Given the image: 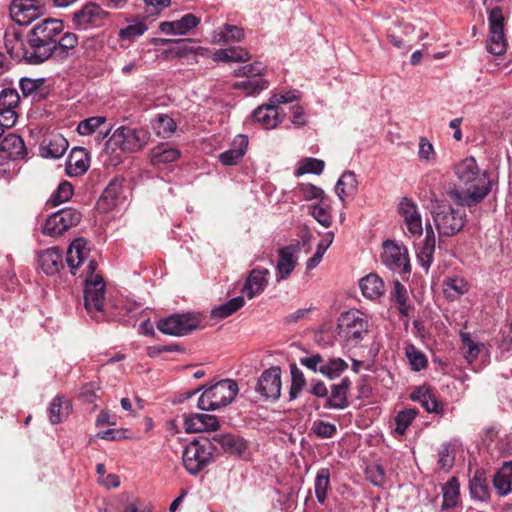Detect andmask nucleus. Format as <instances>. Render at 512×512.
<instances>
[{
  "instance_id": "f257e3e1",
  "label": "nucleus",
  "mask_w": 512,
  "mask_h": 512,
  "mask_svg": "<svg viewBox=\"0 0 512 512\" xmlns=\"http://www.w3.org/2000/svg\"><path fill=\"white\" fill-rule=\"evenodd\" d=\"M455 175L459 186L449 192L450 198L460 206L473 207L491 192L493 181L488 171H481L473 157L456 164Z\"/></svg>"
},
{
  "instance_id": "f03ea898",
  "label": "nucleus",
  "mask_w": 512,
  "mask_h": 512,
  "mask_svg": "<svg viewBox=\"0 0 512 512\" xmlns=\"http://www.w3.org/2000/svg\"><path fill=\"white\" fill-rule=\"evenodd\" d=\"M64 30L63 21L46 18L36 23L28 32L29 49L35 64H41L54 56L56 38Z\"/></svg>"
},
{
  "instance_id": "7ed1b4c3",
  "label": "nucleus",
  "mask_w": 512,
  "mask_h": 512,
  "mask_svg": "<svg viewBox=\"0 0 512 512\" xmlns=\"http://www.w3.org/2000/svg\"><path fill=\"white\" fill-rule=\"evenodd\" d=\"M202 395L198 399V408L214 411L230 404L236 397L238 385L232 379H223L210 386H202Z\"/></svg>"
},
{
  "instance_id": "20e7f679",
  "label": "nucleus",
  "mask_w": 512,
  "mask_h": 512,
  "mask_svg": "<svg viewBox=\"0 0 512 512\" xmlns=\"http://www.w3.org/2000/svg\"><path fill=\"white\" fill-rule=\"evenodd\" d=\"M149 140L150 132L146 129L120 126L107 141V147L114 145L124 152H138L149 143Z\"/></svg>"
},
{
  "instance_id": "39448f33",
  "label": "nucleus",
  "mask_w": 512,
  "mask_h": 512,
  "mask_svg": "<svg viewBox=\"0 0 512 512\" xmlns=\"http://www.w3.org/2000/svg\"><path fill=\"white\" fill-rule=\"evenodd\" d=\"M339 335L347 342L358 344L368 333L367 318L358 310H350L341 314L338 319Z\"/></svg>"
},
{
  "instance_id": "423d86ee",
  "label": "nucleus",
  "mask_w": 512,
  "mask_h": 512,
  "mask_svg": "<svg viewBox=\"0 0 512 512\" xmlns=\"http://www.w3.org/2000/svg\"><path fill=\"white\" fill-rule=\"evenodd\" d=\"M213 450L214 448L208 440L203 443L192 441L183 451L184 467L190 474L196 475L211 462Z\"/></svg>"
},
{
  "instance_id": "0eeeda50",
  "label": "nucleus",
  "mask_w": 512,
  "mask_h": 512,
  "mask_svg": "<svg viewBox=\"0 0 512 512\" xmlns=\"http://www.w3.org/2000/svg\"><path fill=\"white\" fill-rule=\"evenodd\" d=\"M433 220L439 234L449 237L463 229L466 215L449 205H439L433 212Z\"/></svg>"
},
{
  "instance_id": "6e6552de",
  "label": "nucleus",
  "mask_w": 512,
  "mask_h": 512,
  "mask_svg": "<svg viewBox=\"0 0 512 512\" xmlns=\"http://www.w3.org/2000/svg\"><path fill=\"white\" fill-rule=\"evenodd\" d=\"M81 218V213L75 208L67 207L60 209L47 218L42 232L51 237L60 236L76 226L81 221Z\"/></svg>"
},
{
  "instance_id": "1a4fd4ad",
  "label": "nucleus",
  "mask_w": 512,
  "mask_h": 512,
  "mask_svg": "<svg viewBox=\"0 0 512 512\" xmlns=\"http://www.w3.org/2000/svg\"><path fill=\"white\" fill-rule=\"evenodd\" d=\"M105 283L100 275L93 279L85 278L84 305L89 314L96 320L102 314L105 306Z\"/></svg>"
},
{
  "instance_id": "9d476101",
  "label": "nucleus",
  "mask_w": 512,
  "mask_h": 512,
  "mask_svg": "<svg viewBox=\"0 0 512 512\" xmlns=\"http://www.w3.org/2000/svg\"><path fill=\"white\" fill-rule=\"evenodd\" d=\"M45 12V4L40 0H12L9 5L11 19L21 26L31 24Z\"/></svg>"
},
{
  "instance_id": "9b49d317",
  "label": "nucleus",
  "mask_w": 512,
  "mask_h": 512,
  "mask_svg": "<svg viewBox=\"0 0 512 512\" xmlns=\"http://www.w3.org/2000/svg\"><path fill=\"white\" fill-rule=\"evenodd\" d=\"M488 23L487 50L493 55H502L506 51V39L504 35V16L500 7H494L489 11Z\"/></svg>"
},
{
  "instance_id": "f8f14e48",
  "label": "nucleus",
  "mask_w": 512,
  "mask_h": 512,
  "mask_svg": "<svg viewBox=\"0 0 512 512\" xmlns=\"http://www.w3.org/2000/svg\"><path fill=\"white\" fill-rule=\"evenodd\" d=\"M199 319L191 314H174L167 318L161 319L157 323L160 332L171 336H183L197 329Z\"/></svg>"
},
{
  "instance_id": "ddd939ff",
  "label": "nucleus",
  "mask_w": 512,
  "mask_h": 512,
  "mask_svg": "<svg viewBox=\"0 0 512 512\" xmlns=\"http://www.w3.org/2000/svg\"><path fill=\"white\" fill-rule=\"evenodd\" d=\"M109 16V12L99 4L88 2L73 14L72 22L77 29L86 30L89 27L102 26Z\"/></svg>"
},
{
  "instance_id": "4468645a",
  "label": "nucleus",
  "mask_w": 512,
  "mask_h": 512,
  "mask_svg": "<svg viewBox=\"0 0 512 512\" xmlns=\"http://www.w3.org/2000/svg\"><path fill=\"white\" fill-rule=\"evenodd\" d=\"M381 259L383 264L394 272L410 273L408 250L405 246L391 240L385 241Z\"/></svg>"
},
{
  "instance_id": "2eb2a0df",
  "label": "nucleus",
  "mask_w": 512,
  "mask_h": 512,
  "mask_svg": "<svg viewBox=\"0 0 512 512\" xmlns=\"http://www.w3.org/2000/svg\"><path fill=\"white\" fill-rule=\"evenodd\" d=\"M4 45L10 57L16 61L36 65L29 49V39H23L22 34L14 28L7 29L4 34Z\"/></svg>"
},
{
  "instance_id": "dca6fc26",
  "label": "nucleus",
  "mask_w": 512,
  "mask_h": 512,
  "mask_svg": "<svg viewBox=\"0 0 512 512\" xmlns=\"http://www.w3.org/2000/svg\"><path fill=\"white\" fill-rule=\"evenodd\" d=\"M255 391L265 399L277 400L281 395V369L270 367L258 378Z\"/></svg>"
},
{
  "instance_id": "f3484780",
  "label": "nucleus",
  "mask_w": 512,
  "mask_h": 512,
  "mask_svg": "<svg viewBox=\"0 0 512 512\" xmlns=\"http://www.w3.org/2000/svg\"><path fill=\"white\" fill-rule=\"evenodd\" d=\"M398 213L402 217L409 234L418 237L422 235V216L418 205L414 201L407 197L402 198L398 204Z\"/></svg>"
},
{
  "instance_id": "a211bd4d",
  "label": "nucleus",
  "mask_w": 512,
  "mask_h": 512,
  "mask_svg": "<svg viewBox=\"0 0 512 512\" xmlns=\"http://www.w3.org/2000/svg\"><path fill=\"white\" fill-rule=\"evenodd\" d=\"M255 122L259 123L264 129H273L277 127L285 118V113L279 110L275 104L267 102L257 107L252 114Z\"/></svg>"
},
{
  "instance_id": "6ab92c4d",
  "label": "nucleus",
  "mask_w": 512,
  "mask_h": 512,
  "mask_svg": "<svg viewBox=\"0 0 512 512\" xmlns=\"http://www.w3.org/2000/svg\"><path fill=\"white\" fill-rule=\"evenodd\" d=\"M296 245H287L278 250V261L276 265L275 278L280 282L287 279L297 265Z\"/></svg>"
},
{
  "instance_id": "aec40b11",
  "label": "nucleus",
  "mask_w": 512,
  "mask_h": 512,
  "mask_svg": "<svg viewBox=\"0 0 512 512\" xmlns=\"http://www.w3.org/2000/svg\"><path fill=\"white\" fill-rule=\"evenodd\" d=\"M26 155L27 148L19 135L9 133L0 142V158L14 161L24 159Z\"/></svg>"
},
{
  "instance_id": "412c9836",
  "label": "nucleus",
  "mask_w": 512,
  "mask_h": 512,
  "mask_svg": "<svg viewBox=\"0 0 512 512\" xmlns=\"http://www.w3.org/2000/svg\"><path fill=\"white\" fill-rule=\"evenodd\" d=\"M201 20L194 14L188 13L179 20L164 21L159 25L162 33L167 35H186L200 24Z\"/></svg>"
},
{
  "instance_id": "4be33fe9",
  "label": "nucleus",
  "mask_w": 512,
  "mask_h": 512,
  "mask_svg": "<svg viewBox=\"0 0 512 512\" xmlns=\"http://www.w3.org/2000/svg\"><path fill=\"white\" fill-rule=\"evenodd\" d=\"M184 428L187 433L216 431L219 421L214 415L195 413L185 416Z\"/></svg>"
},
{
  "instance_id": "5701e85b",
  "label": "nucleus",
  "mask_w": 512,
  "mask_h": 512,
  "mask_svg": "<svg viewBox=\"0 0 512 512\" xmlns=\"http://www.w3.org/2000/svg\"><path fill=\"white\" fill-rule=\"evenodd\" d=\"M269 274L270 272L266 268H255L251 270L244 283L242 289L243 293H245L249 299H253L261 294L268 284Z\"/></svg>"
},
{
  "instance_id": "b1692460",
  "label": "nucleus",
  "mask_w": 512,
  "mask_h": 512,
  "mask_svg": "<svg viewBox=\"0 0 512 512\" xmlns=\"http://www.w3.org/2000/svg\"><path fill=\"white\" fill-rule=\"evenodd\" d=\"M351 387L349 378L344 377L339 383L331 386L330 395H328L325 408L343 410L348 407V392Z\"/></svg>"
},
{
  "instance_id": "393cba45",
  "label": "nucleus",
  "mask_w": 512,
  "mask_h": 512,
  "mask_svg": "<svg viewBox=\"0 0 512 512\" xmlns=\"http://www.w3.org/2000/svg\"><path fill=\"white\" fill-rule=\"evenodd\" d=\"M413 401L419 402L428 413L443 414V404L427 386L417 387L410 395Z\"/></svg>"
},
{
  "instance_id": "a878e982",
  "label": "nucleus",
  "mask_w": 512,
  "mask_h": 512,
  "mask_svg": "<svg viewBox=\"0 0 512 512\" xmlns=\"http://www.w3.org/2000/svg\"><path fill=\"white\" fill-rule=\"evenodd\" d=\"M247 147V136L239 134L234 138L232 147L219 154L218 159L224 166L237 165L245 155Z\"/></svg>"
},
{
  "instance_id": "bb28decb",
  "label": "nucleus",
  "mask_w": 512,
  "mask_h": 512,
  "mask_svg": "<svg viewBox=\"0 0 512 512\" xmlns=\"http://www.w3.org/2000/svg\"><path fill=\"white\" fill-rule=\"evenodd\" d=\"M20 101L19 94L16 89L5 88L0 92V117L15 123L16 113L15 107Z\"/></svg>"
},
{
  "instance_id": "cd10ccee",
  "label": "nucleus",
  "mask_w": 512,
  "mask_h": 512,
  "mask_svg": "<svg viewBox=\"0 0 512 512\" xmlns=\"http://www.w3.org/2000/svg\"><path fill=\"white\" fill-rule=\"evenodd\" d=\"M87 243L83 238L75 239L68 248L66 262L72 274L76 273L78 267L84 264L87 258Z\"/></svg>"
},
{
  "instance_id": "c85d7f7f",
  "label": "nucleus",
  "mask_w": 512,
  "mask_h": 512,
  "mask_svg": "<svg viewBox=\"0 0 512 512\" xmlns=\"http://www.w3.org/2000/svg\"><path fill=\"white\" fill-rule=\"evenodd\" d=\"M435 233L431 225L426 227V235L421 247L417 250V259L421 267L426 271L430 268L433 262V255L435 252Z\"/></svg>"
},
{
  "instance_id": "c756f323",
  "label": "nucleus",
  "mask_w": 512,
  "mask_h": 512,
  "mask_svg": "<svg viewBox=\"0 0 512 512\" xmlns=\"http://www.w3.org/2000/svg\"><path fill=\"white\" fill-rule=\"evenodd\" d=\"M181 152L172 146L161 144L154 147L150 152V162L154 167L161 168L163 165L177 161Z\"/></svg>"
},
{
  "instance_id": "7c9ffc66",
  "label": "nucleus",
  "mask_w": 512,
  "mask_h": 512,
  "mask_svg": "<svg viewBox=\"0 0 512 512\" xmlns=\"http://www.w3.org/2000/svg\"><path fill=\"white\" fill-rule=\"evenodd\" d=\"M470 496L472 499L485 502L490 498L489 481L483 470H476L469 483Z\"/></svg>"
},
{
  "instance_id": "2f4dec72",
  "label": "nucleus",
  "mask_w": 512,
  "mask_h": 512,
  "mask_svg": "<svg viewBox=\"0 0 512 512\" xmlns=\"http://www.w3.org/2000/svg\"><path fill=\"white\" fill-rule=\"evenodd\" d=\"M38 261L47 275H54L63 267L62 254L56 248H49L40 252Z\"/></svg>"
},
{
  "instance_id": "473e14b6",
  "label": "nucleus",
  "mask_w": 512,
  "mask_h": 512,
  "mask_svg": "<svg viewBox=\"0 0 512 512\" xmlns=\"http://www.w3.org/2000/svg\"><path fill=\"white\" fill-rule=\"evenodd\" d=\"M362 294L370 300L380 298L385 292L383 280L374 273H370L363 277L359 282Z\"/></svg>"
},
{
  "instance_id": "72a5a7b5",
  "label": "nucleus",
  "mask_w": 512,
  "mask_h": 512,
  "mask_svg": "<svg viewBox=\"0 0 512 512\" xmlns=\"http://www.w3.org/2000/svg\"><path fill=\"white\" fill-rule=\"evenodd\" d=\"M493 485L500 496L512 492V461H506L493 477Z\"/></svg>"
},
{
  "instance_id": "f704fd0d",
  "label": "nucleus",
  "mask_w": 512,
  "mask_h": 512,
  "mask_svg": "<svg viewBox=\"0 0 512 512\" xmlns=\"http://www.w3.org/2000/svg\"><path fill=\"white\" fill-rule=\"evenodd\" d=\"M89 168V158L84 148H74L67 161V173L72 176L84 174Z\"/></svg>"
},
{
  "instance_id": "c9c22d12",
  "label": "nucleus",
  "mask_w": 512,
  "mask_h": 512,
  "mask_svg": "<svg viewBox=\"0 0 512 512\" xmlns=\"http://www.w3.org/2000/svg\"><path fill=\"white\" fill-rule=\"evenodd\" d=\"M358 191V181L353 171L344 172L335 186V193L343 202L346 198L354 197Z\"/></svg>"
},
{
  "instance_id": "e433bc0d",
  "label": "nucleus",
  "mask_w": 512,
  "mask_h": 512,
  "mask_svg": "<svg viewBox=\"0 0 512 512\" xmlns=\"http://www.w3.org/2000/svg\"><path fill=\"white\" fill-rule=\"evenodd\" d=\"M244 39V30L236 25L225 24L223 27L215 30L212 35L214 44H228L230 42H240Z\"/></svg>"
},
{
  "instance_id": "4c0bfd02",
  "label": "nucleus",
  "mask_w": 512,
  "mask_h": 512,
  "mask_svg": "<svg viewBox=\"0 0 512 512\" xmlns=\"http://www.w3.org/2000/svg\"><path fill=\"white\" fill-rule=\"evenodd\" d=\"M469 290L468 282L458 276L447 277L443 281V291L447 299L456 300Z\"/></svg>"
},
{
  "instance_id": "58836bf2",
  "label": "nucleus",
  "mask_w": 512,
  "mask_h": 512,
  "mask_svg": "<svg viewBox=\"0 0 512 512\" xmlns=\"http://www.w3.org/2000/svg\"><path fill=\"white\" fill-rule=\"evenodd\" d=\"M151 127L158 137L168 139L175 133L177 125L169 115L158 114L151 121Z\"/></svg>"
},
{
  "instance_id": "ea45409f",
  "label": "nucleus",
  "mask_w": 512,
  "mask_h": 512,
  "mask_svg": "<svg viewBox=\"0 0 512 512\" xmlns=\"http://www.w3.org/2000/svg\"><path fill=\"white\" fill-rule=\"evenodd\" d=\"M213 440L219 443L226 452L232 454L242 455L247 449L246 442L243 439L231 434L216 435Z\"/></svg>"
},
{
  "instance_id": "a19ab883",
  "label": "nucleus",
  "mask_w": 512,
  "mask_h": 512,
  "mask_svg": "<svg viewBox=\"0 0 512 512\" xmlns=\"http://www.w3.org/2000/svg\"><path fill=\"white\" fill-rule=\"evenodd\" d=\"M442 509L455 507L460 496V485L456 477L449 479L442 487Z\"/></svg>"
},
{
  "instance_id": "79ce46f5",
  "label": "nucleus",
  "mask_w": 512,
  "mask_h": 512,
  "mask_svg": "<svg viewBox=\"0 0 512 512\" xmlns=\"http://www.w3.org/2000/svg\"><path fill=\"white\" fill-rule=\"evenodd\" d=\"M348 369V363L339 357L329 358L321 365L320 374L333 380L338 378L344 371Z\"/></svg>"
},
{
  "instance_id": "37998d69",
  "label": "nucleus",
  "mask_w": 512,
  "mask_h": 512,
  "mask_svg": "<svg viewBox=\"0 0 512 512\" xmlns=\"http://www.w3.org/2000/svg\"><path fill=\"white\" fill-rule=\"evenodd\" d=\"M78 45V37L72 32H65L56 38V47L54 55L59 58H65Z\"/></svg>"
},
{
  "instance_id": "c03bdc74",
  "label": "nucleus",
  "mask_w": 512,
  "mask_h": 512,
  "mask_svg": "<svg viewBox=\"0 0 512 512\" xmlns=\"http://www.w3.org/2000/svg\"><path fill=\"white\" fill-rule=\"evenodd\" d=\"M251 59L248 51L244 49H219L213 55V60L219 62H246Z\"/></svg>"
},
{
  "instance_id": "a18cd8bd",
  "label": "nucleus",
  "mask_w": 512,
  "mask_h": 512,
  "mask_svg": "<svg viewBox=\"0 0 512 512\" xmlns=\"http://www.w3.org/2000/svg\"><path fill=\"white\" fill-rule=\"evenodd\" d=\"M330 486V470L328 468H321L318 470L314 490L317 501L323 504L327 498V492Z\"/></svg>"
},
{
  "instance_id": "49530a36",
  "label": "nucleus",
  "mask_w": 512,
  "mask_h": 512,
  "mask_svg": "<svg viewBox=\"0 0 512 512\" xmlns=\"http://www.w3.org/2000/svg\"><path fill=\"white\" fill-rule=\"evenodd\" d=\"M407 289L398 280L394 281L391 291V300L397 305V309L403 316H408L410 305L407 303Z\"/></svg>"
},
{
  "instance_id": "de8ad7c7",
  "label": "nucleus",
  "mask_w": 512,
  "mask_h": 512,
  "mask_svg": "<svg viewBox=\"0 0 512 512\" xmlns=\"http://www.w3.org/2000/svg\"><path fill=\"white\" fill-rule=\"evenodd\" d=\"M244 298L242 296H237L235 298L230 299L228 302L215 307L211 311V316L216 319H224L228 316L232 315L238 309L244 306Z\"/></svg>"
},
{
  "instance_id": "09e8293b",
  "label": "nucleus",
  "mask_w": 512,
  "mask_h": 512,
  "mask_svg": "<svg viewBox=\"0 0 512 512\" xmlns=\"http://www.w3.org/2000/svg\"><path fill=\"white\" fill-rule=\"evenodd\" d=\"M234 88L242 89L246 95H254L267 88V81L263 76L247 77L246 80L236 82Z\"/></svg>"
},
{
  "instance_id": "8fccbe9b",
  "label": "nucleus",
  "mask_w": 512,
  "mask_h": 512,
  "mask_svg": "<svg viewBox=\"0 0 512 512\" xmlns=\"http://www.w3.org/2000/svg\"><path fill=\"white\" fill-rule=\"evenodd\" d=\"M68 149V141L62 136H54L49 140L47 146L43 149L42 155L51 158H60Z\"/></svg>"
},
{
  "instance_id": "3c124183",
  "label": "nucleus",
  "mask_w": 512,
  "mask_h": 512,
  "mask_svg": "<svg viewBox=\"0 0 512 512\" xmlns=\"http://www.w3.org/2000/svg\"><path fill=\"white\" fill-rule=\"evenodd\" d=\"M291 387L289 391L290 400L296 399L306 385L303 372L295 363L290 364Z\"/></svg>"
},
{
  "instance_id": "603ef678",
  "label": "nucleus",
  "mask_w": 512,
  "mask_h": 512,
  "mask_svg": "<svg viewBox=\"0 0 512 512\" xmlns=\"http://www.w3.org/2000/svg\"><path fill=\"white\" fill-rule=\"evenodd\" d=\"M417 415L418 411L414 408H409L398 412V414L395 416L396 427L394 429V433L400 436L404 435Z\"/></svg>"
},
{
  "instance_id": "864d4df0",
  "label": "nucleus",
  "mask_w": 512,
  "mask_h": 512,
  "mask_svg": "<svg viewBox=\"0 0 512 512\" xmlns=\"http://www.w3.org/2000/svg\"><path fill=\"white\" fill-rule=\"evenodd\" d=\"M45 80L43 78L31 79L22 78L19 82L20 90L25 97L32 96L35 98H41V88L44 85Z\"/></svg>"
},
{
  "instance_id": "5fc2aeb1",
  "label": "nucleus",
  "mask_w": 512,
  "mask_h": 512,
  "mask_svg": "<svg viewBox=\"0 0 512 512\" xmlns=\"http://www.w3.org/2000/svg\"><path fill=\"white\" fill-rule=\"evenodd\" d=\"M74 190L73 186L68 181H62L56 191L51 195L49 199V203L51 206L56 207L68 200L73 196Z\"/></svg>"
},
{
  "instance_id": "6e6d98bb",
  "label": "nucleus",
  "mask_w": 512,
  "mask_h": 512,
  "mask_svg": "<svg viewBox=\"0 0 512 512\" xmlns=\"http://www.w3.org/2000/svg\"><path fill=\"white\" fill-rule=\"evenodd\" d=\"M106 122L104 116H93L82 120L77 127V131L80 135H91L94 133L102 124Z\"/></svg>"
},
{
  "instance_id": "4d7b16f0",
  "label": "nucleus",
  "mask_w": 512,
  "mask_h": 512,
  "mask_svg": "<svg viewBox=\"0 0 512 512\" xmlns=\"http://www.w3.org/2000/svg\"><path fill=\"white\" fill-rule=\"evenodd\" d=\"M324 161L316 158H304L297 169V174L302 175L306 173L321 174L324 170Z\"/></svg>"
},
{
  "instance_id": "13d9d810",
  "label": "nucleus",
  "mask_w": 512,
  "mask_h": 512,
  "mask_svg": "<svg viewBox=\"0 0 512 512\" xmlns=\"http://www.w3.org/2000/svg\"><path fill=\"white\" fill-rule=\"evenodd\" d=\"M461 340L464 348L466 349L464 353L466 360L468 362L474 361L478 357L484 345L479 342H474L467 333H461Z\"/></svg>"
},
{
  "instance_id": "bf43d9fd",
  "label": "nucleus",
  "mask_w": 512,
  "mask_h": 512,
  "mask_svg": "<svg viewBox=\"0 0 512 512\" xmlns=\"http://www.w3.org/2000/svg\"><path fill=\"white\" fill-rule=\"evenodd\" d=\"M406 356L414 371H420L427 366L426 356L413 345L406 348Z\"/></svg>"
},
{
  "instance_id": "052dcab7",
  "label": "nucleus",
  "mask_w": 512,
  "mask_h": 512,
  "mask_svg": "<svg viewBox=\"0 0 512 512\" xmlns=\"http://www.w3.org/2000/svg\"><path fill=\"white\" fill-rule=\"evenodd\" d=\"M122 183L123 180L120 178H114L111 180L107 187L104 189L101 199L106 201L109 205L114 204V201L122 191Z\"/></svg>"
},
{
  "instance_id": "680f3d73",
  "label": "nucleus",
  "mask_w": 512,
  "mask_h": 512,
  "mask_svg": "<svg viewBox=\"0 0 512 512\" xmlns=\"http://www.w3.org/2000/svg\"><path fill=\"white\" fill-rule=\"evenodd\" d=\"M64 401L61 396H56L50 403L48 408L49 420L52 424H58L64 417Z\"/></svg>"
},
{
  "instance_id": "e2e57ef3",
  "label": "nucleus",
  "mask_w": 512,
  "mask_h": 512,
  "mask_svg": "<svg viewBox=\"0 0 512 512\" xmlns=\"http://www.w3.org/2000/svg\"><path fill=\"white\" fill-rule=\"evenodd\" d=\"M147 30V26L143 22H135L125 28L120 29L119 37L122 40L132 41L136 37L141 36Z\"/></svg>"
},
{
  "instance_id": "0e129e2a",
  "label": "nucleus",
  "mask_w": 512,
  "mask_h": 512,
  "mask_svg": "<svg viewBox=\"0 0 512 512\" xmlns=\"http://www.w3.org/2000/svg\"><path fill=\"white\" fill-rule=\"evenodd\" d=\"M312 431L317 437L325 439L333 437L337 428L332 423L318 420L313 423Z\"/></svg>"
},
{
  "instance_id": "69168bd1",
  "label": "nucleus",
  "mask_w": 512,
  "mask_h": 512,
  "mask_svg": "<svg viewBox=\"0 0 512 512\" xmlns=\"http://www.w3.org/2000/svg\"><path fill=\"white\" fill-rule=\"evenodd\" d=\"M454 453L451 444H443L439 450L438 464L444 471H449L454 464Z\"/></svg>"
},
{
  "instance_id": "338daca9",
  "label": "nucleus",
  "mask_w": 512,
  "mask_h": 512,
  "mask_svg": "<svg viewBox=\"0 0 512 512\" xmlns=\"http://www.w3.org/2000/svg\"><path fill=\"white\" fill-rule=\"evenodd\" d=\"M418 157L421 161L432 162L436 158V152L432 143L425 137L419 139Z\"/></svg>"
},
{
  "instance_id": "774afa93",
  "label": "nucleus",
  "mask_w": 512,
  "mask_h": 512,
  "mask_svg": "<svg viewBox=\"0 0 512 512\" xmlns=\"http://www.w3.org/2000/svg\"><path fill=\"white\" fill-rule=\"evenodd\" d=\"M297 191L305 200L322 199L324 191L310 183H301L297 187Z\"/></svg>"
}]
</instances>
